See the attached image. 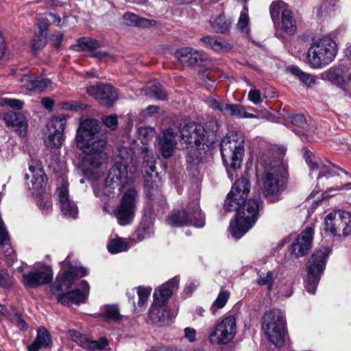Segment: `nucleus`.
I'll use <instances>...</instances> for the list:
<instances>
[{
  "mask_svg": "<svg viewBox=\"0 0 351 351\" xmlns=\"http://www.w3.org/2000/svg\"><path fill=\"white\" fill-rule=\"evenodd\" d=\"M99 128L97 121L86 119L80 122L75 135L76 145L85 154L82 169L85 176L93 179L102 176L101 169L107 160L104 152L106 140Z\"/></svg>",
  "mask_w": 351,
  "mask_h": 351,
  "instance_id": "1",
  "label": "nucleus"
},
{
  "mask_svg": "<svg viewBox=\"0 0 351 351\" xmlns=\"http://www.w3.org/2000/svg\"><path fill=\"white\" fill-rule=\"evenodd\" d=\"M70 259L71 255H69L61 263V271L51 287V291L56 296L58 301L64 305L83 303L89 293V285L85 280L81 282V289H76L69 291L74 281L87 273L84 268L73 265Z\"/></svg>",
  "mask_w": 351,
  "mask_h": 351,
  "instance_id": "2",
  "label": "nucleus"
},
{
  "mask_svg": "<svg viewBox=\"0 0 351 351\" xmlns=\"http://www.w3.org/2000/svg\"><path fill=\"white\" fill-rule=\"evenodd\" d=\"M285 154L284 149L277 148L263 154L258 160L259 165L263 169V173L258 179V184L262 193L271 201L275 200V197L282 190L280 178L286 171V166L282 160Z\"/></svg>",
  "mask_w": 351,
  "mask_h": 351,
  "instance_id": "3",
  "label": "nucleus"
},
{
  "mask_svg": "<svg viewBox=\"0 0 351 351\" xmlns=\"http://www.w3.org/2000/svg\"><path fill=\"white\" fill-rule=\"evenodd\" d=\"M120 161H117L111 167L108 175L106 186L102 191H100L94 185V191L97 197L103 198L104 201L107 197H114L115 189L121 190L129 180L138 173V169L136 162L132 158V150L126 147H121L119 150Z\"/></svg>",
  "mask_w": 351,
  "mask_h": 351,
  "instance_id": "4",
  "label": "nucleus"
},
{
  "mask_svg": "<svg viewBox=\"0 0 351 351\" xmlns=\"http://www.w3.org/2000/svg\"><path fill=\"white\" fill-rule=\"evenodd\" d=\"M338 53L337 42L329 36L315 39L307 51L306 61L313 69H322L330 64Z\"/></svg>",
  "mask_w": 351,
  "mask_h": 351,
  "instance_id": "5",
  "label": "nucleus"
},
{
  "mask_svg": "<svg viewBox=\"0 0 351 351\" xmlns=\"http://www.w3.org/2000/svg\"><path fill=\"white\" fill-rule=\"evenodd\" d=\"M259 207V200L249 199L234 210L237 212L235 219L230 223V230L234 238L240 239L254 225Z\"/></svg>",
  "mask_w": 351,
  "mask_h": 351,
  "instance_id": "6",
  "label": "nucleus"
},
{
  "mask_svg": "<svg viewBox=\"0 0 351 351\" xmlns=\"http://www.w3.org/2000/svg\"><path fill=\"white\" fill-rule=\"evenodd\" d=\"M244 136L239 132L232 131L221 141V154L226 167L239 169L244 155Z\"/></svg>",
  "mask_w": 351,
  "mask_h": 351,
  "instance_id": "7",
  "label": "nucleus"
},
{
  "mask_svg": "<svg viewBox=\"0 0 351 351\" xmlns=\"http://www.w3.org/2000/svg\"><path fill=\"white\" fill-rule=\"evenodd\" d=\"M25 178H32V193L36 196L37 204L43 212H49L52 207L51 197L46 191V177L40 162L32 161L29 164V173H26Z\"/></svg>",
  "mask_w": 351,
  "mask_h": 351,
  "instance_id": "8",
  "label": "nucleus"
},
{
  "mask_svg": "<svg viewBox=\"0 0 351 351\" xmlns=\"http://www.w3.org/2000/svg\"><path fill=\"white\" fill-rule=\"evenodd\" d=\"M285 323L283 314L279 309L268 311L263 318L262 328L266 337L278 347L284 344Z\"/></svg>",
  "mask_w": 351,
  "mask_h": 351,
  "instance_id": "9",
  "label": "nucleus"
},
{
  "mask_svg": "<svg viewBox=\"0 0 351 351\" xmlns=\"http://www.w3.org/2000/svg\"><path fill=\"white\" fill-rule=\"evenodd\" d=\"M326 232L332 237H347L351 234V213L335 210L328 213L324 219Z\"/></svg>",
  "mask_w": 351,
  "mask_h": 351,
  "instance_id": "10",
  "label": "nucleus"
},
{
  "mask_svg": "<svg viewBox=\"0 0 351 351\" xmlns=\"http://www.w3.org/2000/svg\"><path fill=\"white\" fill-rule=\"evenodd\" d=\"M237 331L236 318L233 315H229L215 324L208 335V339L212 345H226L233 340Z\"/></svg>",
  "mask_w": 351,
  "mask_h": 351,
  "instance_id": "11",
  "label": "nucleus"
},
{
  "mask_svg": "<svg viewBox=\"0 0 351 351\" xmlns=\"http://www.w3.org/2000/svg\"><path fill=\"white\" fill-rule=\"evenodd\" d=\"M329 254V250L324 247L317 250L311 257L307 265V277L305 287L308 292L315 293L319 281L320 275L325 269L326 260Z\"/></svg>",
  "mask_w": 351,
  "mask_h": 351,
  "instance_id": "12",
  "label": "nucleus"
},
{
  "mask_svg": "<svg viewBox=\"0 0 351 351\" xmlns=\"http://www.w3.org/2000/svg\"><path fill=\"white\" fill-rule=\"evenodd\" d=\"M306 162L308 165L311 175L316 177L319 184H328V181L330 178L336 176H339L341 173L348 175L347 171L327 160L315 158H307Z\"/></svg>",
  "mask_w": 351,
  "mask_h": 351,
  "instance_id": "13",
  "label": "nucleus"
},
{
  "mask_svg": "<svg viewBox=\"0 0 351 351\" xmlns=\"http://www.w3.org/2000/svg\"><path fill=\"white\" fill-rule=\"evenodd\" d=\"M138 202V193L134 189L126 191L118 206L113 211L114 216L121 226L128 225L132 223L134 217Z\"/></svg>",
  "mask_w": 351,
  "mask_h": 351,
  "instance_id": "14",
  "label": "nucleus"
},
{
  "mask_svg": "<svg viewBox=\"0 0 351 351\" xmlns=\"http://www.w3.org/2000/svg\"><path fill=\"white\" fill-rule=\"evenodd\" d=\"M188 210L190 212V217L185 210L175 211L169 217L167 223L172 226L186 225L203 227L205 224L204 217L201 213L198 202H193L189 206Z\"/></svg>",
  "mask_w": 351,
  "mask_h": 351,
  "instance_id": "15",
  "label": "nucleus"
},
{
  "mask_svg": "<svg viewBox=\"0 0 351 351\" xmlns=\"http://www.w3.org/2000/svg\"><path fill=\"white\" fill-rule=\"evenodd\" d=\"M66 120L64 117H56L47 125L43 134L45 146L49 149L59 148L64 141V132Z\"/></svg>",
  "mask_w": 351,
  "mask_h": 351,
  "instance_id": "16",
  "label": "nucleus"
},
{
  "mask_svg": "<svg viewBox=\"0 0 351 351\" xmlns=\"http://www.w3.org/2000/svg\"><path fill=\"white\" fill-rule=\"evenodd\" d=\"M53 271L45 264H36L28 272L23 273L21 282L25 287L34 289L50 283L53 279Z\"/></svg>",
  "mask_w": 351,
  "mask_h": 351,
  "instance_id": "17",
  "label": "nucleus"
},
{
  "mask_svg": "<svg viewBox=\"0 0 351 351\" xmlns=\"http://www.w3.org/2000/svg\"><path fill=\"white\" fill-rule=\"evenodd\" d=\"M250 192L248 180L242 178L233 185L230 192L228 194L224 203V208L230 212L238 209L242 204L246 202Z\"/></svg>",
  "mask_w": 351,
  "mask_h": 351,
  "instance_id": "18",
  "label": "nucleus"
},
{
  "mask_svg": "<svg viewBox=\"0 0 351 351\" xmlns=\"http://www.w3.org/2000/svg\"><path fill=\"white\" fill-rule=\"evenodd\" d=\"M180 138L188 146H198L206 143V131L200 124L190 123L180 130Z\"/></svg>",
  "mask_w": 351,
  "mask_h": 351,
  "instance_id": "19",
  "label": "nucleus"
},
{
  "mask_svg": "<svg viewBox=\"0 0 351 351\" xmlns=\"http://www.w3.org/2000/svg\"><path fill=\"white\" fill-rule=\"evenodd\" d=\"M175 57L181 64L187 66H202L208 60L204 52L191 47L180 49L175 53Z\"/></svg>",
  "mask_w": 351,
  "mask_h": 351,
  "instance_id": "20",
  "label": "nucleus"
},
{
  "mask_svg": "<svg viewBox=\"0 0 351 351\" xmlns=\"http://www.w3.org/2000/svg\"><path fill=\"white\" fill-rule=\"evenodd\" d=\"M18 81L21 88L29 91L43 92L51 90L53 86V83L49 79L29 74L19 76Z\"/></svg>",
  "mask_w": 351,
  "mask_h": 351,
  "instance_id": "21",
  "label": "nucleus"
},
{
  "mask_svg": "<svg viewBox=\"0 0 351 351\" xmlns=\"http://www.w3.org/2000/svg\"><path fill=\"white\" fill-rule=\"evenodd\" d=\"M178 130L168 128L162 132L158 137V149L164 158L172 155L177 145Z\"/></svg>",
  "mask_w": 351,
  "mask_h": 351,
  "instance_id": "22",
  "label": "nucleus"
},
{
  "mask_svg": "<svg viewBox=\"0 0 351 351\" xmlns=\"http://www.w3.org/2000/svg\"><path fill=\"white\" fill-rule=\"evenodd\" d=\"M313 229L306 228L291 245V254L295 257L304 256L311 247Z\"/></svg>",
  "mask_w": 351,
  "mask_h": 351,
  "instance_id": "23",
  "label": "nucleus"
},
{
  "mask_svg": "<svg viewBox=\"0 0 351 351\" xmlns=\"http://www.w3.org/2000/svg\"><path fill=\"white\" fill-rule=\"evenodd\" d=\"M56 196L62 213L67 217L76 218L78 209L75 204L69 197L66 184H63L57 189Z\"/></svg>",
  "mask_w": 351,
  "mask_h": 351,
  "instance_id": "24",
  "label": "nucleus"
},
{
  "mask_svg": "<svg viewBox=\"0 0 351 351\" xmlns=\"http://www.w3.org/2000/svg\"><path fill=\"white\" fill-rule=\"evenodd\" d=\"M56 196L62 213L67 217L76 218L78 209L75 204L69 197L66 184H63L57 189Z\"/></svg>",
  "mask_w": 351,
  "mask_h": 351,
  "instance_id": "25",
  "label": "nucleus"
},
{
  "mask_svg": "<svg viewBox=\"0 0 351 351\" xmlns=\"http://www.w3.org/2000/svg\"><path fill=\"white\" fill-rule=\"evenodd\" d=\"M4 120L8 126H12L20 136H25L27 129V122L23 114L14 112L7 113Z\"/></svg>",
  "mask_w": 351,
  "mask_h": 351,
  "instance_id": "26",
  "label": "nucleus"
},
{
  "mask_svg": "<svg viewBox=\"0 0 351 351\" xmlns=\"http://www.w3.org/2000/svg\"><path fill=\"white\" fill-rule=\"evenodd\" d=\"M149 314L151 319L155 323H162L170 318L167 304L158 300H154Z\"/></svg>",
  "mask_w": 351,
  "mask_h": 351,
  "instance_id": "27",
  "label": "nucleus"
},
{
  "mask_svg": "<svg viewBox=\"0 0 351 351\" xmlns=\"http://www.w3.org/2000/svg\"><path fill=\"white\" fill-rule=\"evenodd\" d=\"M51 343L49 332L45 328H40L36 339L27 347L28 351H38L41 348H48Z\"/></svg>",
  "mask_w": 351,
  "mask_h": 351,
  "instance_id": "28",
  "label": "nucleus"
},
{
  "mask_svg": "<svg viewBox=\"0 0 351 351\" xmlns=\"http://www.w3.org/2000/svg\"><path fill=\"white\" fill-rule=\"evenodd\" d=\"M201 41L206 47L217 52L228 51L232 49L231 45L226 40L211 36L201 38Z\"/></svg>",
  "mask_w": 351,
  "mask_h": 351,
  "instance_id": "29",
  "label": "nucleus"
},
{
  "mask_svg": "<svg viewBox=\"0 0 351 351\" xmlns=\"http://www.w3.org/2000/svg\"><path fill=\"white\" fill-rule=\"evenodd\" d=\"M48 28L45 25L38 24L35 30L34 37L32 40V48L33 50L43 49L47 42Z\"/></svg>",
  "mask_w": 351,
  "mask_h": 351,
  "instance_id": "30",
  "label": "nucleus"
},
{
  "mask_svg": "<svg viewBox=\"0 0 351 351\" xmlns=\"http://www.w3.org/2000/svg\"><path fill=\"white\" fill-rule=\"evenodd\" d=\"M233 21L230 18H226L223 14L213 16L210 23L213 29L217 33L225 34L230 30Z\"/></svg>",
  "mask_w": 351,
  "mask_h": 351,
  "instance_id": "31",
  "label": "nucleus"
},
{
  "mask_svg": "<svg viewBox=\"0 0 351 351\" xmlns=\"http://www.w3.org/2000/svg\"><path fill=\"white\" fill-rule=\"evenodd\" d=\"M178 284V280L177 278H173L166 284L161 285L154 293V300H158L160 302L166 304L167 300L171 297L173 288L172 287H176Z\"/></svg>",
  "mask_w": 351,
  "mask_h": 351,
  "instance_id": "32",
  "label": "nucleus"
},
{
  "mask_svg": "<svg viewBox=\"0 0 351 351\" xmlns=\"http://www.w3.org/2000/svg\"><path fill=\"white\" fill-rule=\"evenodd\" d=\"M123 22L125 25L130 26H136L141 27H148L155 25L154 21H150L147 19L140 18L134 13H126L123 15Z\"/></svg>",
  "mask_w": 351,
  "mask_h": 351,
  "instance_id": "33",
  "label": "nucleus"
},
{
  "mask_svg": "<svg viewBox=\"0 0 351 351\" xmlns=\"http://www.w3.org/2000/svg\"><path fill=\"white\" fill-rule=\"evenodd\" d=\"M287 70L292 75L298 77L304 84L308 87L314 86L316 83L315 76L303 72L296 66H290L287 67Z\"/></svg>",
  "mask_w": 351,
  "mask_h": 351,
  "instance_id": "34",
  "label": "nucleus"
},
{
  "mask_svg": "<svg viewBox=\"0 0 351 351\" xmlns=\"http://www.w3.org/2000/svg\"><path fill=\"white\" fill-rule=\"evenodd\" d=\"M101 95L100 102L105 106H110L118 97L116 90L110 84L101 85Z\"/></svg>",
  "mask_w": 351,
  "mask_h": 351,
  "instance_id": "35",
  "label": "nucleus"
},
{
  "mask_svg": "<svg viewBox=\"0 0 351 351\" xmlns=\"http://www.w3.org/2000/svg\"><path fill=\"white\" fill-rule=\"evenodd\" d=\"M291 12L288 8V5L282 1L278 0L274 1L270 6V14L274 22L279 19L282 18L285 13Z\"/></svg>",
  "mask_w": 351,
  "mask_h": 351,
  "instance_id": "36",
  "label": "nucleus"
},
{
  "mask_svg": "<svg viewBox=\"0 0 351 351\" xmlns=\"http://www.w3.org/2000/svg\"><path fill=\"white\" fill-rule=\"evenodd\" d=\"M225 114L236 118H256L255 114L248 113L245 108L237 104H227Z\"/></svg>",
  "mask_w": 351,
  "mask_h": 351,
  "instance_id": "37",
  "label": "nucleus"
},
{
  "mask_svg": "<svg viewBox=\"0 0 351 351\" xmlns=\"http://www.w3.org/2000/svg\"><path fill=\"white\" fill-rule=\"evenodd\" d=\"M321 78L325 80H329L332 84H336L340 88H343L346 82L340 75V71L338 69H329L321 74Z\"/></svg>",
  "mask_w": 351,
  "mask_h": 351,
  "instance_id": "38",
  "label": "nucleus"
},
{
  "mask_svg": "<svg viewBox=\"0 0 351 351\" xmlns=\"http://www.w3.org/2000/svg\"><path fill=\"white\" fill-rule=\"evenodd\" d=\"M147 95L152 98L163 100L167 98V94L160 84L150 83L146 88Z\"/></svg>",
  "mask_w": 351,
  "mask_h": 351,
  "instance_id": "39",
  "label": "nucleus"
},
{
  "mask_svg": "<svg viewBox=\"0 0 351 351\" xmlns=\"http://www.w3.org/2000/svg\"><path fill=\"white\" fill-rule=\"evenodd\" d=\"M142 155L143 157V167L147 176H151L149 173L155 171V165L154 157L151 152L147 147L142 148Z\"/></svg>",
  "mask_w": 351,
  "mask_h": 351,
  "instance_id": "40",
  "label": "nucleus"
},
{
  "mask_svg": "<svg viewBox=\"0 0 351 351\" xmlns=\"http://www.w3.org/2000/svg\"><path fill=\"white\" fill-rule=\"evenodd\" d=\"M281 29L287 34L292 35L296 32V23L291 12L285 13L281 18Z\"/></svg>",
  "mask_w": 351,
  "mask_h": 351,
  "instance_id": "41",
  "label": "nucleus"
},
{
  "mask_svg": "<svg viewBox=\"0 0 351 351\" xmlns=\"http://www.w3.org/2000/svg\"><path fill=\"white\" fill-rule=\"evenodd\" d=\"M237 28L243 36H248L250 35L248 10L246 7H244L241 12Z\"/></svg>",
  "mask_w": 351,
  "mask_h": 351,
  "instance_id": "42",
  "label": "nucleus"
},
{
  "mask_svg": "<svg viewBox=\"0 0 351 351\" xmlns=\"http://www.w3.org/2000/svg\"><path fill=\"white\" fill-rule=\"evenodd\" d=\"M107 248L111 254H117L127 251L129 248V245L127 242L123 241L122 239L117 238L111 240L108 243Z\"/></svg>",
  "mask_w": 351,
  "mask_h": 351,
  "instance_id": "43",
  "label": "nucleus"
},
{
  "mask_svg": "<svg viewBox=\"0 0 351 351\" xmlns=\"http://www.w3.org/2000/svg\"><path fill=\"white\" fill-rule=\"evenodd\" d=\"M293 293L292 282L290 280H282L276 286V294L280 297H289Z\"/></svg>",
  "mask_w": 351,
  "mask_h": 351,
  "instance_id": "44",
  "label": "nucleus"
},
{
  "mask_svg": "<svg viewBox=\"0 0 351 351\" xmlns=\"http://www.w3.org/2000/svg\"><path fill=\"white\" fill-rule=\"evenodd\" d=\"M108 340L106 337H102L98 341H91L88 339V343L83 346L84 349L90 351H95L96 350H106L108 347Z\"/></svg>",
  "mask_w": 351,
  "mask_h": 351,
  "instance_id": "45",
  "label": "nucleus"
},
{
  "mask_svg": "<svg viewBox=\"0 0 351 351\" xmlns=\"http://www.w3.org/2000/svg\"><path fill=\"white\" fill-rule=\"evenodd\" d=\"M104 317L107 322H119L121 320V315L119 313V309L115 305H106Z\"/></svg>",
  "mask_w": 351,
  "mask_h": 351,
  "instance_id": "46",
  "label": "nucleus"
},
{
  "mask_svg": "<svg viewBox=\"0 0 351 351\" xmlns=\"http://www.w3.org/2000/svg\"><path fill=\"white\" fill-rule=\"evenodd\" d=\"M274 279V272L272 271H267V273L261 274L257 280V282L259 285L267 286V290L269 291H271L273 289Z\"/></svg>",
  "mask_w": 351,
  "mask_h": 351,
  "instance_id": "47",
  "label": "nucleus"
},
{
  "mask_svg": "<svg viewBox=\"0 0 351 351\" xmlns=\"http://www.w3.org/2000/svg\"><path fill=\"white\" fill-rule=\"evenodd\" d=\"M339 8L337 0H324L320 5L322 14H330Z\"/></svg>",
  "mask_w": 351,
  "mask_h": 351,
  "instance_id": "48",
  "label": "nucleus"
},
{
  "mask_svg": "<svg viewBox=\"0 0 351 351\" xmlns=\"http://www.w3.org/2000/svg\"><path fill=\"white\" fill-rule=\"evenodd\" d=\"M152 292V288L149 287H138L137 289V293L138 296V306L140 308H143L147 304L148 298Z\"/></svg>",
  "mask_w": 351,
  "mask_h": 351,
  "instance_id": "49",
  "label": "nucleus"
},
{
  "mask_svg": "<svg viewBox=\"0 0 351 351\" xmlns=\"http://www.w3.org/2000/svg\"><path fill=\"white\" fill-rule=\"evenodd\" d=\"M99 45V43L96 40L83 38L79 40L77 47H79L80 50L83 51L93 50L97 49Z\"/></svg>",
  "mask_w": 351,
  "mask_h": 351,
  "instance_id": "50",
  "label": "nucleus"
},
{
  "mask_svg": "<svg viewBox=\"0 0 351 351\" xmlns=\"http://www.w3.org/2000/svg\"><path fill=\"white\" fill-rule=\"evenodd\" d=\"M23 103L16 99H11L8 97H4L0 95V106L3 107H10L13 109H21L23 107Z\"/></svg>",
  "mask_w": 351,
  "mask_h": 351,
  "instance_id": "51",
  "label": "nucleus"
},
{
  "mask_svg": "<svg viewBox=\"0 0 351 351\" xmlns=\"http://www.w3.org/2000/svg\"><path fill=\"white\" fill-rule=\"evenodd\" d=\"M138 134L142 143L145 145L148 139L154 135L155 130L152 127H141L138 129Z\"/></svg>",
  "mask_w": 351,
  "mask_h": 351,
  "instance_id": "52",
  "label": "nucleus"
},
{
  "mask_svg": "<svg viewBox=\"0 0 351 351\" xmlns=\"http://www.w3.org/2000/svg\"><path fill=\"white\" fill-rule=\"evenodd\" d=\"M293 123L301 128L305 131L311 130V128L310 127V123H308L306 119V118L302 114H297L294 116L292 119Z\"/></svg>",
  "mask_w": 351,
  "mask_h": 351,
  "instance_id": "53",
  "label": "nucleus"
},
{
  "mask_svg": "<svg viewBox=\"0 0 351 351\" xmlns=\"http://www.w3.org/2000/svg\"><path fill=\"white\" fill-rule=\"evenodd\" d=\"M69 336L72 341H75L77 344L84 348V346L88 343V339L75 330H70Z\"/></svg>",
  "mask_w": 351,
  "mask_h": 351,
  "instance_id": "54",
  "label": "nucleus"
},
{
  "mask_svg": "<svg viewBox=\"0 0 351 351\" xmlns=\"http://www.w3.org/2000/svg\"><path fill=\"white\" fill-rule=\"evenodd\" d=\"M229 296L230 294L228 291H221L219 293L217 299L215 300L213 303V306H216L217 308H223L226 305L229 298Z\"/></svg>",
  "mask_w": 351,
  "mask_h": 351,
  "instance_id": "55",
  "label": "nucleus"
},
{
  "mask_svg": "<svg viewBox=\"0 0 351 351\" xmlns=\"http://www.w3.org/2000/svg\"><path fill=\"white\" fill-rule=\"evenodd\" d=\"M48 16L49 20L51 22V23L54 24L56 26L63 27L67 24V20L69 18L67 16H64L62 19L60 16L54 13L50 12L49 13Z\"/></svg>",
  "mask_w": 351,
  "mask_h": 351,
  "instance_id": "56",
  "label": "nucleus"
},
{
  "mask_svg": "<svg viewBox=\"0 0 351 351\" xmlns=\"http://www.w3.org/2000/svg\"><path fill=\"white\" fill-rule=\"evenodd\" d=\"M12 284V277L5 271H0V286L3 288H8Z\"/></svg>",
  "mask_w": 351,
  "mask_h": 351,
  "instance_id": "57",
  "label": "nucleus"
},
{
  "mask_svg": "<svg viewBox=\"0 0 351 351\" xmlns=\"http://www.w3.org/2000/svg\"><path fill=\"white\" fill-rule=\"evenodd\" d=\"M248 99L254 104H258L262 101L261 93L257 89H251L248 93Z\"/></svg>",
  "mask_w": 351,
  "mask_h": 351,
  "instance_id": "58",
  "label": "nucleus"
},
{
  "mask_svg": "<svg viewBox=\"0 0 351 351\" xmlns=\"http://www.w3.org/2000/svg\"><path fill=\"white\" fill-rule=\"evenodd\" d=\"M87 93L90 96L93 97L96 99L100 101L101 97V85L100 86H91L87 88Z\"/></svg>",
  "mask_w": 351,
  "mask_h": 351,
  "instance_id": "59",
  "label": "nucleus"
},
{
  "mask_svg": "<svg viewBox=\"0 0 351 351\" xmlns=\"http://www.w3.org/2000/svg\"><path fill=\"white\" fill-rule=\"evenodd\" d=\"M8 240V232L5 227L3 221L0 218V245L6 243Z\"/></svg>",
  "mask_w": 351,
  "mask_h": 351,
  "instance_id": "60",
  "label": "nucleus"
},
{
  "mask_svg": "<svg viewBox=\"0 0 351 351\" xmlns=\"http://www.w3.org/2000/svg\"><path fill=\"white\" fill-rule=\"evenodd\" d=\"M104 123L111 130H114L117 125V117L115 115H110L103 119Z\"/></svg>",
  "mask_w": 351,
  "mask_h": 351,
  "instance_id": "61",
  "label": "nucleus"
},
{
  "mask_svg": "<svg viewBox=\"0 0 351 351\" xmlns=\"http://www.w3.org/2000/svg\"><path fill=\"white\" fill-rule=\"evenodd\" d=\"M184 337L189 342H194L196 340V330L195 329L190 327H186L184 329Z\"/></svg>",
  "mask_w": 351,
  "mask_h": 351,
  "instance_id": "62",
  "label": "nucleus"
},
{
  "mask_svg": "<svg viewBox=\"0 0 351 351\" xmlns=\"http://www.w3.org/2000/svg\"><path fill=\"white\" fill-rule=\"evenodd\" d=\"M151 233L152 231L149 230V228H147V230L139 228L136 232V239L141 241L145 238H146L147 236H149Z\"/></svg>",
  "mask_w": 351,
  "mask_h": 351,
  "instance_id": "63",
  "label": "nucleus"
},
{
  "mask_svg": "<svg viewBox=\"0 0 351 351\" xmlns=\"http://www.w3.org/2000/svg\"><path fill=\"white\" fill-rule=\"evenodd\" d=\"M13 322L21 330H25L27 327L26 322L18 314H16L15 317L13 318Z\"/></svg>",
  "mask_w": 351,
  "mask_h": 351,
  "instance_id": "64",
  "label": "nucleus"
}]
</instances>
